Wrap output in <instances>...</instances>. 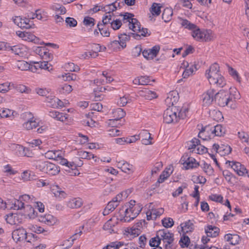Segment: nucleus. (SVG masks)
<instances>
[{
    "instance_id": "63",
    "label": "nucleus",
    "mask_w": 249,
    "mask_h": 249,
    "mask_svg": "<svg viewBox=\"0 0 249 249\" xmlns=\"http://www.w3.org/2000/svg\"><path fill=\"white\" fill-rule=\"evenodd\" d=\"M10 83H5L0 84V92H5L10 89Z\"/></svg>"
},
{
    "instance_id": "40",
    "label": "nucleus",
    "mask_w": 249,
    "mask_h": 249,
    "mask_svg": "<svg viewBox=\"0 0 249 249\" xmlns=\"http://www.w3.org/2000/svg\"><path fill=\"white\" fill-rule=\"evenodd\" d=\"M162 240L164 243H167L165 245V248L168 249V245L171 244L174 241V234L172 233H167V234L165 237L162 239Z\"/></svg>"
},
{
    "instance_id": "55",
    "label": "nucleus",
    "mask_w": 249,
    "mask_h": 249,
    "mask_svg": "<svg viewBox=\"0 0 249 249\" xmlns=\"http://www.w3.org/2000/svg\"><path fill=\"white\" fill-rule=\"evenodd\" d=\"M194 183L205 184L206 179L202 176H193L192 179Z\"/></svg>"
},
{
    "instance_id": "44",
    "label": "nucleus",
    "mask_w": 249,
    "mask_h": 249,
    "mask_svg": "<svg viewBox=\"0 0 249 249\" xmlns=\"http://www.w3.org/2000/svg\"><path fill=\"white\" fill-rule=\"evenodd\" d=\"M52 9L57 12L59 14H64L66 13V9L62 5L56 4L52 6Z\"/></svg>"
},
{
    "instance_id": "50",
    "label": "nucleus",
    "mask_w": 249,
    "mask_h": 249,
    "mask_svg": "<svg viewBox=\"0 0 249 249\" xmlns=\"http://www.w3.org/2000/svg\"><path fill=\"white\" fill-rule=\"evenodd\" d=\"M22 26H20L21 28L29 29L32 27L33 24L32 21H31L28 18H25L23 19L22 21Z\"/></svg>"
},
{
    "instance_id": "20",
    "label": "nucleus",
    "mask_w": 249,
    "mask_h": 249,
    "mask_svg": "<svg viewBox=\"0 0 249 249\" xmlns=\"http://www.w3.org/2000/svg\"><path fill=\"white\" fill-rule=\"evenodd\" d=\"M82 204V200L79 197L71 199L67 202V206L71 209L78 208L80 207Z\"/></svg>"
},
{
    "instance_id": "33",
    "label": "nucleus",
    "mask_w": 249,
    "mask_h": 249,
    "mask_svg": "<svg viewBox=\"0 0 249 249\" xmlns=\"http://www.w3.org/2000/svg\"><path fill=\"white\" fill-rule=\"evenodd\" d=\"M116 3H117V0L115 2L106 5V9L105 10L106 14L113 15L112 13L114 11L117 10Z\"/></svg>"
},
{
    "instance_id": "12",
    "label": "nucleus",
    "mask_w": 249,
    "mask_h": 249,
    "mask_svg": "<svg viewBox=\"0 0 249 249\" xmlns=\"http://www.w3.org/2000/svg\"><path fill=\"white\" fill-rule=\"evenodd\" d=\"M229 163L230 166L239 176H243L245 173H248L247 169L239 162L227 161L226 163Z\"/></svg>"
},
{
    "instance_id": "48",
    "label": "nucleus",
    "mask_w": 249,
    "mask_h": 249,
    "mask_svg": "<svg viewBox=\"0 0 249 249\" xmlns=\"http://www.w3.org/2000/svg\"><path fill=\"white\" fill-rule=\"evenodd\" d=\"M161 239L157 235L156 237L152 238L149 241V245L152 247H158L160 243Z\"/></svg>"
},
{
    "instance_id": "21",
    "label": "nucleus",
    "mask_w": 249,
    "mask_h": 249,
    "mask_svg": "<svg viewBox=\"0 0 249 249\" xmlns=\"http://www.w3.org/2000/svg\"><path fill=\"white\" fill-rule=\"evenodd\" d=\"M212 134H214L215 136H222L225 133V128L221 124H217L210 129Z\"/></svg>"
},
{
    "instance_id": "22",
    "label": "nucleus",
    "mask_w": 249,
    "mask_h": 249,
    "mask_svg": "<svg viewBox=\"0 0 249 249\" xmlns=\"http://www.w3.org/2000/svg\"><path fill=\"white\" fill-rule=\"evenodd\" d=\"M210 85L213 88H223L226 85L224 79H209Z\"/></svg>"
},
{
    "instance_id": "10",
    "label": "nucleus",
    "mask_w": 249,
    "mask_h": 249,
    "mask_svg": "<svg viewBox=\"0 0 249 249\" xmlns=\"http://www.w3.org/2000/svg\"><path fill=\"white\" fill-rule=\"evenodd\" d=\"M205 74L207 78H224L220 73V67L217 63L211 65L209 69L206 71Z\"/></svg>"
},
{
    "instance_id": "8",
    "label": "nucleus",
    "mask_w": 249,
    "mask_h": 249,
    "mask_svg": "<svg viewBox=\"0 0 249 249\" xmlns=\"http://www.w3.org/2000/svg\"><path fill=\"white\" fill-rule=\"evenodd\" d=\"M12 208L15 210H21L22 208H25L27 210H29L30 212L28 214V215L30 217L34 218L36 215L35 214V210L34 209L29 205H27L24 207V203L20 198L19 199H16L14 201V202L12 204Z\"/></svg>"
},
{
    "instance_id": "11",
    "label": "nucleus",
    "mask_w": 249,
    "mask_h": 249,
    "mask_svg": "<svg viewBox=\"0 0 249 249\" xmlns=\"http://www.w3.org/2000/svg\"><path fill=\"white\" fill-rule=\"evenodd\" d=\"M35 52L44 60L50 61L53 58V54L49 52L48 49L45 47H37Z\"/></svg>"
},
{
    "instance_id": "59",
    "label": "nucleus",
    "mask_w": 249,
    "mask_h": 249,
    "mask_svg": "<svg viewBox=\"0 0 249 249\" xmlns=\"http://www.w3.org/2000/svg\"><path fill=\"white\" fill-rule=\"evenodd\" d=\"M66 68L70 71H77L80 70L79 67L73 63H69L66 65Z\"/></svg>"
},
{
    "instance_id": "47",
    "label": "nucleus",
    "mask_w": 249,
    "mask_h": 249,
    "mask_svg": "<svg viewBox=\"0 0 249 249\" xmlns=\"http://www.w3.org/2000/svg\"><path fill=\"white\" fill-rule=\"evenodd\" d=\"M122 23L121 20L118 19L113 18L111 23V27L114 30L119 29L122 26Z\"/></svg>"
},
{
    "instance_id": "27",
    "label": "nucleus",
    "mask_w": 249,
    "mask_h": 249,
    "mask_svg": "<svg viewBox=\"0 0 249 249\" xmlns=\"http://www.w3.org/2000/svg\"><path fill=\"white\" fill-rule=\"evenodd\" d=\"M17 35L20 37L22 38L25 40L33 41L34 38L36 37L35 36L30 34V33L26 32L17 31L16 32Z\"/></svg>"
},
{
    "instance_id": "6",
    "label": "nucleus",
    "mask_w": 249,
    "mask_h": 249,
    "mask_svg": "<svg viewBox=\"0 0 249 249\" xmlns=\"http://www.w3.org/2000/svg\"><path fill=\"white\" fill-rule=\"evenodd\" d=\"M58 163L65 166V170L66 171L71 174V175H76L77 174H79V173H78V171L76 170L77 165L74 163L73 162H69L66 159L61 157L60 159H58L57 160Z\"/></svg>"
},
{
    "instance_id": "64",
    "label": "nucleus",
    "mask_w": 249,
    "mask_h": 249,
    "mask_svg": "<svg viewBox=\"0 0 249 249\" xmlns=\"http://www.w3.org/2000/svg\"><path fill=\"white\" fill-rule=\"evenodd\" d=\"M139 139L140 138H145V139H152V138L151 136L150 133L146 130H143L139 134L138 136Z\"/></svg>"
},
{
    "instance_id": "5",
    "label": "nucleus",
    "mask_w": 249,
    "mask_h": 249,
    "mask_svg": "<svg viewBox=\"0 0 249 249\" xmlns=\"http://www.w3.org/2000/svg\"><path fill=\"white\" fill-rule=\"evenodd\" d=\"M22 117L27 121L23 124V127L26 130H29L36 128L38 123L36 122L33 114L30 112H25L22 114Z\"/></svg>"
},
{
    "instance_id": "32",
    "label": "nucleus",
    "mask_w": 249,
    "mask_h": 249,
    "mask_svg": "<svg viewBox=\"0 0 249 249\" xmlns=\"http://www.w3.org/2000/svg\"><path fill=\"white\" fill-rule=\"evenodd\" d=\"M160 4L157 3H153L150 10L152 14L154 16H159L161 12Z\"/></svg>"
},
{
    "instance_id": "46",
    "label": "nucleus",
    "mask_w": 249,
    "mask_h": 249,
    "mask_svg": "<svg viewBox=\"0 0 249 249\" xmlns=\"http://www.w3.org/2000/svg\"><path fill=\"white\" fill-rule=\"evenodd\" d=\"M162 224L164 227L168 228L172 227L174 225V222L171 218H165L162 220Z\"/></svg>"
},
{
    "instance_id": "35",
    "label": "nucleus",
    "mask_w": 249,
    "mask_h": 249,
    "mask_svg": "<svg viewBox=\"0 0 249 249\" xmlns=\"http://www.w3.org/2000/svg\"><path fill=\"white\" fill-rule=\"evenodd\" d=\"M48 162L47 161L46 162L40 160L36 161L34 163L33 166L39 171L45 172Z\"/></svg>"
},
{
    "instance_id": "19",
    "label": "nucleus",
    "mask_w": 249,
    "mask_h": 249,
    "mask_svg": "<svg viewBox=\"0 0 249 249\" xmlns=\"http://www.w3.org/2000/svg\"><path fill=\"white\" fill-rule=\"evenodd\" d=\"M8 50H10L16 55L22 56L25 52V48L21 45H17L13 46H8L7 47Z\"/></svg>"
},
{
    "instance_id": "9",
    "label": "nucleus",
    "mask_w": 249,
    "mask_h": 249,
    "mask_svg": "<svg viewBox=\"0 0 249 249\" xmlns=\"http://www.w3.org/2000/svg\"><path fill=\"white\" fill-rule=\"evenodd\" d=\"M215 92V90L214 89H210L202 95L201 99L203 107H207L214 101Z\"/></svg>"
},
{
    "instance_id": "26",
    "label": "nucleus",
    "mask_w": 249,
    "mask_h": 249,
    "mask_svg": "<svg viewBox=\"0 0 249 249\" xmlns=\"http://www.w3.org/2000/svg\"><path fill=\"white\" fill-rule=\"evenodd\" d=\"M18 67L21 71L30 70L32 72H36L35 67L32 66L31 64L24 61L19 62L18 64Z\"/></svg>"
},
{
    "instance_id": "18",
    "label": "nucleus",
    "mask_w": 249,
    "mask_h": 249,
    "mask_svg": "<svg viewBox=\"0 0 249 249\" xmlns=\"http://www.w3.org/2000/svg\"><path fill=\"white\" fill-rule=\"evenodd\" d=\"M173 166H169L166 168V169L161 173L158 178V182L159 183H162L164 180L167 179L172 173Z\"/></svg>"
},
{
    "instance_id": "13",
    "label": "nucleus",
    "mask_w": 249,
    "mask_h": 249,
    "mask_svg": "<svg viewBox=\"0 0 249 249\" xmlns=\"http://www.w3.org/2000/svg\"><path fill=\"white\" fill-rule=\"evenodd\" d=\"M104 82L103 79H94L93 81H91V84L96 85L98 87L96 89H94L93 93L92 95L94 96V99L96 101L100 100V97L101 95L97 93V91H102L103 89H105L102 87H99L100 85H103Z\"/></svg>"
},
{
    "instance_id": "49",
    "label": "nucleus",
    "mask_w": 249,
    "mask_h": 249,
    "mask_svg": "<svg viewBox=\"0 0 249 249\" xmlns=\"http://www.w3.org/2000/svg\"><path fill=\"white\" fill-rule=\"evenodd\" d=\"M65 22L67 26L70 28L75 27L77 24V22L76 19L73 18L67 17L66 18Z\"/></svg>"
},
{
    "instance_id": "45",
    "label": "nucleus",
    "mask_w": 249,
    "mask_h": 249,
    "mask_svg": "<svg viewBox=\"0 0 249 249\" xmlns=\"http://www.w3.org/2000/svg\"><path fill=\"white\" fill-rule=\"evenodd\" d=\"M51 104V106L53 107H62L63 106V103L58 98H53L50 99V101H48Z\"/></svg>"
},
{
    "instance_id": "43",
    "label": "nucleus",
    "mask_w": 249,
    "mask_h": 249,
    "mask_svg": "<svg viewBox=\"0 0 249 249\" xmlns=\"http://www.w3.org/2000/svg\"><path fill=\"white\" fill-rule=\"evenodd\" d=\"M36 18L39 20H47L46 13L40 9L36 10Z\"/></svg>"
},
{
    "instance_id": "52",
    "label": "nucleus",
    "mask_w": 249,
    "mask_h": 249,
    "mask_svg": "<svg viewBox=\"0 0 249 249\" xmlns=\"http://www.w3.org/2000/svg\"><path fill=\"white\" fill-rule=\"evenodd\" d=\"M95 19L93 18L86 17L84 18L83 23L87 26L92 27L95 24Z\"/></svg>"
},
{
    "instance_id": "42",
    "label": "nucleus",
    "mask_w": 249,
    "mask_h": 249,
    "mask_svg": "<svg viewBox=\"0 0 249 249\" xmlns=\"http://www.w3.org/2000/svg\"><path fill=\"white\" fill-rule=\"evenodd\" d=\"M201 166L207 175L211 176L213 174V169L210 164L204 162Z\"/></svg>"
},
{
    "instance_id": "2",
    "label": "nucleus",
    "mask_w": 249,
    "mask_h": 249,
    "mask_svg": "<svg viewBox=\"0 0 249 249\" xmlns=\"http://www.w3.org/2000/svg\"><path fill=\"white\" fill-rule=\"evenodd\" d=\"M121 16L123 17V21L124 23L128 22V27L130 30L134 32H140L141 35L143 36H150V34L148 32L147 28H141V24L137 19L133 18L134 15L129 13H124V14H121Z\"/></svg>"
},
{
    "instance_id": "54",
    "label": "nucleus",
    "mask_w": 249,
    "mask_h": 249,
    "mask_svg": "<svg viewBox=\"0 0 249 249\" xmlns=\"http://www.w3.org/2000/svg\"><path fill=\"white\" fill-rule=\"evenodd\" d=\"M112 15H107L106 14L102 18V21L101 23H102L103 25L106 26L107 25L109 24L111 25V21L112 20Z\"/></svg>"
},
{
    "instance_id": "56",
    "label": "nucleus",
    "mask_w": 249,
    "mask_h": 249,
    "mask_svg": "<svg viewBox=\"0 0 249 249\" xmlns=\"http://www.w3.org/2000/svg\"><path fill=\"white\" fill-rule=\"evenodd\" d=\"M153 214L154 220H155L158 216L161 215L164 212L163 208L158 209H152L150 210Z\"/></svg>"
},
{
    "instance_id": "24",
    "label": "nucleus",
    "mask_w": 249,
    "mask_h": 249,
    "mask_svg": "<svg viewBox=\"0 0 249 249\" xmlns=\"http://www.w3.org/2000/svg\"><path fill=\"white\" fill-rule=\"evenodd\" d=\"M145 220H142L140 222H137L134 225L132 228L128 231V233L131 234H137L138 235L139 231H140L141 228L142 226V224H145Z\"/></svg>"
},
{
    "instance_id": "23",
    "label": "nucleus",
    "mask_w": 249,
    "mask_h": 249,
    "mask_svg": "<svg viewBox=\"0 0 249 249\" xmlns=\"http://www.w3.org/2000/svg\"><path fill=\"white\" fill-rule=\"evenodd\" d=\"M225 239L232 245H236L239 243L240 236L237 234H227L225 235Z\"/></svg>"
},
{
    "instance_id": "31",
    "label": "nucleus",
    "mask_w": 249,
    "mask_h": 249,
    "mask_svg": "<svg viewBox=\"0 0 249 249\" xmlns=\"http://www.w3.org/2000/svg\"><path fill=\"white\" fill-rule=\"evenodd\" d=\"M209 130L210 127L208 126H205L204 128H202V129L198 133V137L203 141H207L209 139H210L211 138L210 136L207 135V133Z\"/></svg>"
},
{
    "instance_id": "30",
    "label": "nucleus",
    "mask_w": 249,
    "mask_h": 249,
    "mask_svg": "<svg viewBox=\"0 0 249 249\" xmlns=\"http://www.w3.org/2000/svg\"><path fill=\"white\" fill-rule=\"evenodd\" d=\"M180 226L183 232L185 233L191 232L194 229V224L190 220L181 224Z\"/></svg>"
},
{
    "instance_id": "61",
    "label": "nucleus",
    "mask_w": 249,
    "mask_h": 249,
    "mask_svg": "<svg viewBox=\"0 0 249 249\" xmlns=\"http://www.w3.org/2000/svg\"><path fill=\"white\" fill-rule=\"evenodd\" d=\"M188 109L187 108H182L179 111L178 110V120L180 119H184L187 116L186 113L188 112Z\"/></svg>"
},
{
    "instance_id": "4",
    "label": "nucleus",
    "mask_w": 249,
    "mask_h": 249,
    "mask_svg": "<svg viewBox=\"0 0 249 249\" xmlns=\"http://www.w3.org/2000/svg\"><path fill=\"white\" fill-rule=\"evenodd\" d=\"M178 108L176 107H171L167 108L164 112L163 121L166 124L177 123L178 121Z\"/></svg>"
},
{
    "instance_id": "29",
    "label": "nucleus",
    "mask_w": 249,
    "mask_h": 249,
    "mask_svg": "<svg viewBox=\"0 0 249 249\" xmlns=\"http://www.w3.org/2000/svg\"><path fill=\"white\" fill-rule=\"evenodd\" d=\"M118 37L120 40V45L122 48L126 47V42L129 41L130 39V34L127 35L126 33H123L118 35Z\"/></svg>"
},
{
    "instance_id": "17",
    "label": "nucleus",
    "mask_w": 249,
    "mask_h": 249,
    "mask_svg": "<svg viewBox=\"0 0 249 249\" xmlns=\"http://www.w3.org/2000/svg\"><path fill=\"white\" fill-rule=\"evenodd\" d=\"M205 231L208 237H215L218 235L220 230L215 226L208 225L205 228Z\"/></svg>"
},
{
    "instance_id": "36",
    "label": "nucleus",
    "mask_w": 249,
    "mask_h": 249,
    "mask_svg": "<svg viewBox=\"0 0 249 249\" xmlns=\"http://www.w3.org/2000/svg\"><path fill=\"white\" fill-rule=\"evenodd\" d=\"M97 27L99 31L100 32L101 34L103 36H109L110 35V32L108 30V28L105 25H103L102 23L99 22L97 25Z\"/></svg>"
},
{
    "instance_id": "1",
    "label": "nucleus",
    "mask_w": 249,
    "mask_h": 249,
    "mask_svg": "<svg viewBox=\"0 0 249 249\" xmlns=\"http://www.w3.org/2000/svg\"><path fill=\"white\" fill-rule=\"evenodd\" d=\"M181 25L185 28L192 30V36L197 41H208L212 39V31H201L195 24L186 19L180 18Z\"/></svg>"
},
{
    "instance_id": "57",
    "label": "nucleus",
    "mask_w": 249,
    "mask_h": 249,
    "mask_svg": "<svg viewBox=\"0 0 249 249\" xmlns=\"http://www.w3.org/2000/svg\"><path fill=\"white\" fill-rule=\"evenodd\" d=\"M90 108L91 110L100 112L102 111L103 106L100 103H93L90 104Z\"/></svg>"
},
{
    "instance_id": "25",
    "label": "nucleus",
    "mask_w": 249,
    "mask_h": 249,
    "mask_svg": "<svg viewBox=\"0 0 249 249\" xmlns=\"http://www.w3.org/2000/svg\"><path fill=\"white\" fill-rule=\"evenodd\" d=\"M196 71V65L192 64L190 66H188L182 73V78H187V77L192 76L194 72Z\"/></svg>"
},
{
    "instance_id": "14",
    "label": "nucleus",
    "mask_w": 249,
    "mask_h": 249,
    "mask_svg": "<svg viewBox=\"0 0 249 249\" xmlns=\"http://www.w3.org/2000/svg\"><path fill=\"white\" fill-rule=\"evenodd\" d=\"M38 220L49 226H53L57 222V219L51 214L40 215L38 216Z\"/></svg>"
},
{
    "instance_id": "7",
    "label": "nucleus",
    "mask_w": 249,
    "mask_h": 249,
    "mask_svg": "<svg viewBox=\"0 0 249 249\" xmlns=\"http://www.w3.org/2000/svg\"><path fill=\"white\" fill-rule=\"evenodd\" d=\"M26 230L23 228H19L14 230L12 232V238L16 242L22 241L26 240L27 242L30 241L28 239V237Z\"/></svg>"
},
{
    "instance_id": "41",
    "label": "nucleus",
    "mask_w": 249,
    "mask_h": 249,
    "mask_svg": "<svg viewBox=\"0 0 249 249\" xmlns=\"http://www.w3.org/2000/svg\"><path fill=\"white\" fill-rule=\"evenodd\" d=\"M122 171L129 174L132 173L134 171V168L132 164H130L125 161Z\"/></svg>"
},
{
    "instance_id": "38",
    "label": "nucleus",
    "mask_w": 249,
    "mask_h": 249,
    "mask_svg": "<svg viewBox=\"0 0 249 249\" xmlns=\"http://www.w3.org/2000/svg\"><path fill=\"white\" fill-rule=\"evenodd\" d=\"M200 142V140L197 138H194L190 142H188V147L189 149H193V151L196 152V149L197 148V146Z\"/></svg>"
},
{
    "instance_id": "39",
    "label": "nucleus",
    "mask_w": 249,
    "mask_h": 249,
    "mask_svg": "<svg viewBox=\"0 0 249 249\" xmlns=\"http://www.w3.org/2000/svg\"><path fill=\"white\" fill-rule=\"evenodd\" d=\"M72 90V87L67 84L61 85L58 88L59 92L61 94H67L70 93Z\"/></svg>"
},
{
    "instance_id": "34",
    "label": "nucleus",
    "mask_w": 249,
    "mask_h": 249,
    "mask_svg": "<svg viewBox=\"0 0 249 249\" xmlns=\"http://www.w3.org/2000/svg\"><path fill=\"white\" fill-rule=\"evenodd\" d=\"M199 165L198 163L196 162V160L192 158L189 157L188 161L186 162L184 166L186 169H189L193 168H196Z\"/></svg>"
},
{
    "instance_id": "15",
    "label": "nucleus",
    "mask_w": 249,
    "mask_h": 249,
    "mask_svg": "<svg viewBox=\"0 0 249 249\" xmlns=\"http://www.w3.org/2000/svg\"><path fill=\"white\" fill-rule=\"evenodd\" d=\"M136 201L133 200H131L127 204L129 207L127 208L125 210V213H129V212L132 214V219H134L141 212L142 208L141 205L138 206V208L137 209L136 212H134L135 210H133L134 207L135 206Z\"/></svg>"
},
{
    "instance_id": "51",
    "label": "nucleus",
    "mask_w": 249,
    "mask_h": 249,
    "mask_svg": "<svg viewBox=\"0 0 249 249\" xmlns=\"http://www.w3.org/2000/svg\"><path fill=\"white\" fill-rule=\"evenodd\" d=\"M0 117H9L11 115H14V112L9 109H3L1 111L0 110Z\"/></svg>"
},
{
    "instance_id": "60",
    "label": "nucleus",
    "mask_w": 249,
    "mask_h": 249,
    "mask_svg": "<svg viewBox=\"0 0 249 249\" xmlns=\"http://www.w3.org/2000/svg\"><path fill=\"white\" fill-rule=\"evenodd\" d=\"M209 198L213 201L222 203L223 197L221 195L213 194L209 196Z\"/></svg>"
},
{
    "instance_id": "16",
    "label": "nucleus",
    "mask_w": 249,
    "mask_h": 249,
    "mask_svg": "<svg viewBox=\"0 0 249 249\" xmlns=\"http://www.w3.org/2000/svg\"><path fill=\"white\" fill-rule=\"evenodd\" d=\"M59 171V167L57 165L49 162L47 163V166L45 172L47 174L50 175L54 176L57 175Z\"/></svg>"
},
{
    "instance_id": "28",
    "label": "nucleus",
    "mask_w": 249,
    "mask_h": 249,
    "mask_svg": "<svg viewBox=\"0 0 249 249\" xmlns=\"http://www.w3.org/2000/svg\"><path fill=\"white\" fill-rule=\"evenodd\" d=\"M173 14V12L172 8L168 7L165 8L162 14V18L164 22L169 21L172 18Z\"/></svg>"
},
{
    "instance_id": "53",
    "label": "nucleus",
    "mask_w": 249,
    "mask_h": 249,
    "mask_svg": "<svg viewBox=\"0 0 249 249\" xmlns=\"http://www.w3.org/2000/svg\"><path fill=\"white\" fill-rule=\"evenodd\" d=\"M182 248L188 247L190 243V238L187 236H183L179 241Z\"/></svg>"
},
{
    "instance_id": "58",
    "label": "nucleus",
    "mask_w": 249,
    "mask_h": 249,
    "mask_svg": "<svg viewBox=\"0 0 249 249\" xmlns=\"http://www.w3.org/2000/svg\"><path fill=\"white\" fill-rule=\"evenodd\" d=\"M226 65L227 67L228 71L229 74L233 77H236V78H238L239 75L238 72L235 69L231 67L229 64H226Z\"/></svg>"
},
{
    "instance_id": "3",
    "label": "nucleus",
    "mask_w": 249,
    "mask_h": 249,
    "mask_svg": "<svg viewBox=\"0 0 249 249\" xmlns=\"http://www.w3.org/2000/svg\"><path fill=\"white\" fill-rule=\"evenodd\" d=\"M214 102L218 106L224 107L233 102V100L228 91L220 90L217 93L215 92Z\"/></svg>"
},
{
    "instance_id": "62",
    "label": "nucleus",
    "mask_w": 249,
    "mask_h": 249,
    "mask_svg": "<svg viewBox=\"0 0 249 249\" xmlns=\"http://www.w3.org/2000/svg\"><path fill=\"white\" fill-rule=\"evenodd\" d=\"M239 138L243 142L249 143V137L248 134L244 132H238Z\"/></svg>"
},
{
    "instance_id": "37",
    "label": "nucleus",
    "mask_w": 249,
    "mask_h": 249,
    "mask_svg": "<svg viewBox=\"0 0 249 249\" xmlns=\"http://www.w3.org/2000/svg\"><path fill=\"white\" fill-rule=\"evenodd\" d=\"M56 189H53V193L55 196L60 199L64 198L67 196V194L58 186H56Z\"/></svg>"
}]
</instances>
